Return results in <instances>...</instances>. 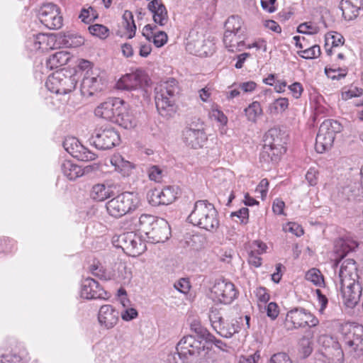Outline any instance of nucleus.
Listing matches in <instances>:
<instances>
[{
  "mask_svg": "<svg viewBox=\"0 0 363 363\" xmlns=\"http://www.w3.org/2000/svg\"><path fill=\"white\" fill-rule=\"evenodd\" d=\"M189 223L206 230L213 232L219 227L218 213L214 206L206 200L197 201L188 217Z\"/></svg>",
  "mask_w": 363,
  "mask_h": 363,
  "instance_id": "3",
  "label": "nucleus"
},
{
  "mask_svg": "<svg viewBox=\"0 0 363 363\" xmlns=\"http://www.w3.org/2000/svg\"><path fill=\"white\" fill-rule=\"evenodd\" d=\"M297 31L301 33L315 34L318 33V28L312 26L311 23H303L298 26Z\"/></svg>",
  "mask_w": 363,
  "mask_h": 363,
  "instance_id": "50",
  "label": "nucleus"
},
{
  "mask_svg": "<svg viewBox=\"0 0 363 363\" xmlns=\"http://www.w3.org/2000/svg\"><path fill=\"white\" fill-rule=\"evenodd\" d=\"M147 9L152 13L155 23L164 26L168 23V12L162 0H152L147 4Z\"/></svg>",
  "mask_w": 363,
  "mask_h": 363,
  "instance_id": "19",
  "label": "nucleus"
},
{
  "mask_svg": "<svg viewBox=\"0 0 363 363\" xmlns=\"http://www.w3.org/2000/svg\"><path fill=\"white\" fill-rule=\"evenodd\" d=\"M96 157V155L94 153L82 145L74 157L82 161H91L95 160Z\"/></svg>",
  "mask_w": 363,
  "mask_h": 363,
  "instance_id": "47",
  "label": "nucleus"
},
{
  "mask_svg": "<svg viewBox=\"0 0 363 363\" xmlns=\"http://www.w3.org/2000/svg\"><path fill=\"white\" fill-rule=\"evenodd\" d=\"M360 184L358 182H351L342 189V194L349 200H355L361 193Z\"/></svg>",
  "mask_w": 363,
  "mask_h": 363,
  "instance_id": "35",
  "label": "nucleus"
},
{
  "mask_svg": "<svg viewBox=\"0 0 363 363\" xmlns=\"http://www.w3.org/2000/svg\"><path fill=\"white\" fill-rule=\"evenodd\" d=\"M123 103L119 99H111L101 103L95 109V115L106 120L113 122L116 118V109Z\"/></svg>",
  "mask_w": 363,
  "mask_h": 363,
  "instance_id": "18",
  "label": "nucleus"
},
{
  "mask_svg": "<svg viewBox=\"0 0 363 363\" xmlns=\"http://www.w3.org/2000/svg\"><path fill=\"white\" fill-rule=\"evenodd\" d=\"M147 82L145 73L142 70H137L121 77L118 82V86L123 89L133 90L142 87Z\"/></svg>",
  "mask_w": 363,
  "mask_h": 363,
  "instance_id": "16",
  "label": "nucleus"
},
{
  "mask_svg": "<svg viewBox=\"0 0 363 363\" xmlns=\"http://www.w3.org/2000/svg\"><path fill=\"white\" fill-rule=\"evenodd\" d=\"M116 118L113 123H117L118 125L125 129H131L136 125V119L133 112L126 108L122 103L118 109H116Z\"/></svg>",
  "mask_w": 363,
  "mask_h": 363,
  "instance_id": "22",
  "label": "nucleus"
},
{
  "mask_svg": "<svg viewBox=\"0 0 363 363\" xmlns=\"http://www.w3.org/2000/svg\"><path fill=\"white\" fill-rule=\"evenodd\" d=\"M136 196L130 192H124L106 203L108 213L113 217L120 218L136 207Z\"/></svg>",
  "mask_w": 363,
  "mask_h": 363,
  "instance_id": "7",
  "label": "nucleus"
},
{
  "mask_svg": "<svg viewBox=\"0 0 363 363\" xmlns=\"http://www.w3.org/2000/svg\"><path fill=\"white\" fill-rule=\"evenodd\" d=\"M182 139L189 147L198 149L201 147L206 140L205 133L200 128L186 127L183 130Z\"/></svg>",
  "mask_w": 363,
  "mask_h": 363,
  "instance_id": "17",
  "label": "nucleus"
},
{
  "mask_svg": "<svg viewBox=\"0 0 363 363\" xmlns=\"http://www.w3.org/2000/svg\"><path fill=\"white\" fill-rule=\"evenodd\" d=\"M259 359V353L257 351L253 354L240 357L238 363H257Z\"/></svg>",
  "mask_w": 363,
  "mask_h": 363,
  "instance_id": "53",
  "label": "nucleus"
},
{
  "mask_svg": "<svg viewBox=\"0 0 363 363\" xmlns=\"http://www.w3.org/2000/svg\"><path fill=\"white\" fill-rule=\"evenodd\" d=\"M318 342L325 347H328L331 344L334 343L333 338L327 335H322L319 336Z\"/></svg>",
  "mask_w": 363,
  "mask_h": 363,
  "instance_id": "64",
  "label": "nucleus"
},
{
  "mask_svg": "<svg viewBox=\"0 0 363 363\" xmlns=\"http://www.w3.org/2000/svg\"><path fill=\"white\" fill-rule=\"evenodd\" d=\"M340 8L344 18L350 21L358 16L359 11L363 8V0H341Z\"/></svg>",
  "mask_w": 363,
  "mask_h": 363,
  "instance_id": "24",
  "label": "nucleus"
},
{
  "mask_svg": "<svg viewBox=\"0 0 363 363\" xmlns=\"http://www.w3.org/2000/svg\"><path fill=\"white\" fill-rule=\"evenodd\" d=\"M177 187L168 186L160 192L152 193L151 200L152 205H168L172 203L177 199Z\"/></svg>",
  "mask_w": 363,
  "mask_h": 363,
  "instance_id": "23",
  "label": "nucleus"
},
{
  "mask_svg": "<svg viewBox=\"0 0 363 363\" xmlns=\"http://www.w3.org/2000/svg\"><path fill=\"white\" fill-rule=\"evenodd\" d=\"M318 323V320L305 309L294 308L287 313L284 325L286 330H291L306 326L315 327Z\"/></svg>",
  "mask_w": 363,
  "mask_h": 363,
  "instance_id": "9",
  "label": "nucleus"
},
{
  "mask_svg": "<svg viewBox=\"0 0 363 363\" xmlns=\"http://www.w3.org/2000/svg\"><path fill=\"white\" fill-rule=\"evenodd\" d=\"M288 140L286 132L279 128H272L264 135V145L260 152V160L277 162L286 151L285 145Z\"/></svg>",
  "mask_w": 363,
  "mask_h": 363,
  "instance_id": "1",
  "label": "nucleus"
},
{
  "mask_svg": "<svg viewBox=\"0 0 363 363\" xmlns=\"http://www.w3.org/2000/svg\"><path fill=\"white\" fill-rule=\"evenodd\" d=\"M40 22L49 29H59L62 26V16L59 8L54 4H43L38 12Z\"/></svg>",
  "mask_w": 363,
  "mask_h": 363,
  "instance_id": "11",
  "label": "nucleus"
},
{
  "mask_svg": "<svg viewBox=\"0 0 363 363\" xmlns=\"http://www.w3.org/2000/svg\"><path fill=\"white\" fill-rule=\"evenodd\" d=\"M90 33L101 39L106 38L109 35V30L101 24H95L89 27Z\"/></svg>",
  "mask_w": 363,
  "mask_h": 363,
  "instance_id": "43",
  "label": "nucleus"
},
{
  "mask_svg": "<svg viewBox=\"0 0 363 363\" xmlns=\"http://www.w3.org/2000/svg\"><path fill=\"white\" fill-rule=\"evenodd\" d=\"M362 89H358L357 88H354V89H350L348 91H343L342 93V97L345 100H347L352 97H356L362 95Z\"/></svg>",
  "mask_w": 363,
  "mask_h": 363,
  "instance_id": "57",
  "label": "nucleus"
},
{
  "mask_svg": "<svg viewBox=\"0 0 363 363\" xmlns=\"http://www.w3.org/2000/svg\"><path fill=\"white\" fill-rule=\"evenodd\" d=\"M138 316V311L133 308L126 309L124 313H122L121 317L124 320H130L135 318Z\"/></svg>",
  "mask_w": 363,
  "mask_h": 363,
  "instance_id": "62",
  "label": "nucleus"
},
{
  "mask_svg": "<svg viewBox=\"0 0 363 363\" xmlns=\"http://www.w3.org/2000/svg\"><path fill=\"white\" fill-rule=\"evenodd\" d=\"M245 112L248 120L255 122L257 117L262 113V109L259 102L254 101L245 109Z\"/></svg>",
  "mask_w": 363,
  "mask_h": 363,
  "instance_id": "39",
  "label": "nucleus"
},
{
  "mask_svg": "<svg viewBox=\"0 0 363 363\" xmlns=\"http://www.w3.org/2000/svg\"><path fill=\"white\" fill-rule=\"evenodd\" d=\"M70 60V55L66 51H59L50 55L46 61L47 67L50 69L66 65Z\"/></svg>",
  "mask_w": 363,
  "mask_h": 363,
  "instance_id": "31",
  "label": "nucleus"
},
{
  "mask_svg": "<svg viewBox=\"0 0 363 363\" xmlns=\"http://www.w3.org/2000/svg\"><path fill=\"white\" fill-rule=\"evenodd\" d=\"M62 145L65 150L74 157L76 156L77 153H78L80 147H82L74 138L65 139Z\"/></svg>",
  "mask_w": 363,
  "mask_h": 363,
  "instance_id": "42",
  "label": "nucleus"
},
{
  "mask_svg": "<svg viewBox=\"0 0 363 363\" xmlns=\"http://www.w3.org/2000/svg\"><path fill=\"white\" fill-rule=\"evenodd\" d=\"M289 88L296 99H298L300 97V96L303 91V89H302V86L300 83L295 82L293 84H291V86H289Z\"/></svg>",
  "mask_w": 363,
  "mask_h": 363,
  "instance_id": "63",
  "label": "nucleus"
},
{
  "mask_svg": "<svg viewBox=\"0 0 363 363\" xmlns=\"http://www.w3.org/2000/svg\"><path fill=\"white\" fill-rule=\"evenodd\" d=\"M123 18L125 21V27L130 33L128 38L130 39L135 35L136 31V26L133 20L132 12L125 11L123 13Z\"/></svg>",
  "mask_w": 363,
  "mask_h": 363,
  "instance_id": "41",
  "label": "nucleus"
},
{
  "mask_svg": "<svg viewBox=\"0 0 363 363\" xmlns=\"http://www.w3.org/2000/svg\"><path fill=\"white\" fill-rule=\"evenodd\" d=\"M77 83L76 75L66 76L62 72H56L48 77L45 86L51 92L66 94L75 89Z\"/></svg>",
  "mask_w": 363,
  "mask_h": 363,
  "instance_id": "8",
  "label": "nucleus"
},
{
  "mask_svg": "<svg viewBox=\"0 0 363 363\" xmlns=\"http://www.w3.org/2000/svg\"><path fill=\"white\" fill-rule=\"evenodd\" d=\"M232 35H233V36H232L230 42H229V40H225L226 33H224L223 43L225 48H228L229 51L233 52L240 51L245 43V33H233Z\"/></svg>",
  "mask_w": 363,
  "mask_h": 363,
  "instance_id": "32",
  "label": "nucleus"
},
{
  "mask_svg": "<svg viewBox=\"0 0 363 363\" xmlns=\"http://www.w3.org/2000/svg\"><path fill=\"white\" fill-rule=\"evenodd\" d=\"M79 18L82 20V22L85 23H89L96 18V15L95 13L94 9L90 6L88 9H83L81 11Z\"/></svg>",
  "mask_w": 363,
  "mask_h": 363,
  "instance_id": "46",
  "label": "nucleus"
},
{
  "mask_svg": "<svg viewBox=\"0 0 363 363\" xmlns=\"http://www.w3.org/2000/svg\"><path fill=\"white\" fill-rule=\"evenodd\" d=\"M289 106L286 98H279L270 104L268 107V111L270 114H277L284 111Z\"/></svg>",
  "mask_w": 363,
  "mask_h": 363,
  "instance_id": "37",
  "label": "nucleus"
},
{
  "mask_svg": "<svg viewBox=\"0 0 363 363\" xmlns=\"http://www.w3.org/2000/svg\"><path fill=\"white\" fill-rule=\"evenodd\" d=\"M103 289L99 283L91 278L86 279L82 286L81 296L86 299L100 298Z\"/></svg>",
  "mask_w": 363,
  "mask_h": 363,
  "instance_id": "25",
  "label": "nucleus"
},
{
  "mask_svg": "<svg viewBox=\"0 0 363 363\" xmlns=\"http://www.w3.org/2000/svg\"><path fill=\"white\" fill-rule=\"evenodd\" d=\"M156 28V26L150 24L146 25L143 28V35L145 36L148 41H151L152 39L154 45L157 48H160L167 43L168 37L167 33L164 31H159L157 33H154L153 32Z\"/></svg>",
  "mask_w": 363,
  "mask_h": 363,
  "instance_id": "27",
  "label": "nucleus"
},
{
  "mask_svg": "<svg viewBox=\"0 0 363 363\" xmlns=\"http://www.w3.org/2000/svg\"><path fill=\"white\" fill-rule=\"evenodd\" d=\"M0 363H22L21 357L18 355H3L0 359Z\"/></svg>",
  "mask_w": 363,
  "mask_h": 363,
  "instance_id": "60",
  "label": "nucleus"
},
{
  "mask_svg": "<svg viewBox=\"0 0 363 363\" xmlns=\"http://www.w3.org/2000/svg\"><path fill=\"white\" fill-rule=\"evenodd\" d=\"M268 186V180L267 179H263L261 180V182H259V185L256 189V191L261 194L262 199H264L267 196Z\"/></svg>",
  "mask_w": 363,
  "mask_h": 363,
  "instance_id": "56",
  "label": "nucleus"
},
{
  "mask_svg": "<svg viewBox=\"0 0 363 363\" xmlns=\"http://www.w3.org/2000/svg\"><path fill=\"white\" fill-rule=\"evenodd\" d=\"M138 230L144 233L151 243L164 242L170 235L169 223L163 218L143 214L139 218Z\"/></svg>",
  "mask_w": 363,
  "mask_h": 363,
  "instance_id": "4",
  "label": "nucleus"
},
{
  "mask_svg": "<svg viewBox=\"0 0 363 363\" xmlns=\"http://www.w3.org/2000/svg\"><path fill=\"white\" fill-rule=\"evenodd\" d=\"M342 130V125L337 121L325 120L323 121L316 136L315 148L318 153H323L331 149L335 135Z\"/></svg>",
  "mask_w": 363,
  "mask_h": 363,
  "instance_id": "5",
  "label": "nucleus"
},
{
  "mask_svg": "<svg viewBox=\"0 0 363 363\" xmlns=\"http://www.w3.org/2000/svg\"><path fill=\"white\" fill-rule=\"evenodd\" d=\"M313 337V331L308 328L305 331L304 335L300 339L299 345L303 350V354L306 357L308 356L312 352L311 339Z\"/></svg>",
  "mask_w": 363,
  "mask_h": 363,
  "instance_id": "36",
  "label": "nucleus"
},
{
  "mask_svg": "<svg viewBox=\"0 0 363 363\" xmlns=\"http://www.w3.org/2000/svg\"><path fill=\"white\" fill-rule=\"evenodd\" d=\"M91 143L99 150H108L118 145L121 139L113 128H99L94 130L90 138Z\"/></svg>",
  "mask_w": 363,
  "mask_h": 363,
  "instance_id": "10",
  "label": "nucleus"
},
{
  "mask_svg": "<svg viewBox=\"0 0 363 363\" xmlns=\"http://www.w3.org/2000/svg\"><path fill=\"white\" fill-rule=\"evenodd\" d=\"M211 292L215 298L224 304L230 303L237 295L234 284L225 281H217L213 286Z\"/></svg>",
  "mask_w": 363,
  "mask_h": 363,
  "instance_id": "13",
  "label": "nucleus"
},
{
  "mask_svg": "<svg viewBox=\"0 0 363 363\" xmlns=\"http://www.w3.org/2000/svg\"><path fill=\"white\" fill-rule=\"evenodd\" d=\"M345 343L350 352L355 357L363 355V326L357 325L351 326L345 337Z\"/></svg>",
  "mask_w": 363,
  "mask_h": 363,
  "instance_id": "12",
  "label": "nucleus"
},
{
  "mask_svg": "<svg viewBox=\"0 0 363 363\" xmlns=\"http://www.w3.org/2000/svg\"><path fill=\"white\" fill-rule=\"evenodd\" d=\"M210 45L209 41H206L203 37H199L189 41L186 44V50L195 55L206 57L211 52Z\"/></svg>",
  "mask_w": 363,
  "mask_h": 363,
  "instance_id": "26",
  "label": "nucleus"
},
{
  "mask_svg": "<svg viewBox=\"0 0 363 363\" xmlns=\"http://www.w3.org/2000/svg\"><path fill=\"white\" fill-rule=\"evenodd\" d=\"M298 55L305 59H313L320 56L321 52L318 45H315L298 52Z\"/></svg>",
  "mask_w": 363,
  "mask_h": 363,
  "instance_id": "44",
  "label": "nucleus"
},
{
  "mask_svg": "<svg viewBox=\"0 0 363 363\" xmlns=\"http://www.w3.org/2000/svg\"><path fill=\"white\" fill-rule=\"evenodd\" d=\"M191 246L195 250H199L204 247L206 240V238L200 234L193 235L190 238Z\"/></svg>",
  "mask_w": 363,
  "mask_h": 363,
  "instance_id": "48",
  "label": "nucleus"
},
{
  "mask_svg": "<svg viewBox=\"0 0 363 363\" xmlns=\"http://www.w3.org/2000/svg\"><path fill=\"white\" fill-rule=\"evenodd\" d=\"M284 202L279 199H277L273 202L272 209L275 213L282 215L284 214Z\"/></svg>",
  "mask_w": 363,
  "mask_h": 363,
  "instance_id": "58",
  "label": "nucleus"
},
{
  "mask_svg": "<svg viewBox=\"0 0 363 363\" xmlns=\"http://www.w3.org/2000/svg\"><path fill=\"white\" fill-rule=\"evenodd\" d=\"M118 312L111 305L102 306L99 311L98 320L106 329L113 328L118 320Z\"/></svg>",
  "mask_w": 363,
  "mask_h": 363,
  "instance_id": "20",
  "label": "nucleus"
},
{
  "mask_svg": "<svg viewBox=\"0 0 363 363\" xmlns=\"http://www.w3.org/2000/svg\"><path fill=\"white\" fill-rule=\"evenodd\" d=\"M345 39L343 36L336 32H331L325 35V47L331 45V48L342 45L344 44Z\"/></svg>",
  "mask_w": 363,
  "mask_h": 363,
  "instance_id": "40",
  "label": "nucleus"
},
{
  "mask_svg": "<svg viewBox=\"0 0 363 363\" xmlns=\"http://www.w3.org/2000/svg\"><path fill=\"white\" fill-rule=\"evenodd\" d=\"M112 242L115 247L121 248L127 255L133 257L140 255L146 249L144 242L134 232L116 235L112 238Z\"/></svg>",
  "mask_w": 363,
  "mask_h": 363,
  "instance_id": "6",
  "label": "nucleus"
},
{
  "mask_svg": "<svg viewBox=\"0 0 363 363\" xmlns=\"http://www.w3.org/2000/svg\"><path fill=\"white\" fill-rule=\"evenodd\" d=\"M113 194L110 186H106L104 184H98L92 187L91 197L96 201H103Z\"/></svg>",
  "mask_w": 363,
  "mask_h": 363,
  "instance_id": "33",
  "label": "nucleus"
},
{
  "mask_svg": "<svg viewBox=\"0 0 363 363\" xmlns=\"http://www.w3.org/2000/svg\"><path fill=\"white\" fill-rule=\"evenodd\" d=\"M362 286L359 281H352L347 284H340V291L344 304L348 308H354L359 301Z\"/></svg>",
  "mask_w": 363,
  "mask_h": 363,
  "instance_id": "14",
  "label": "nucleus"
},
{
  "mask_svg": "<svg viewBox=\"0 0 363 363\" xmlns=\"http://www.w3.org/2000/svg\"><path fill=\"white\" fill-rule=\"evenodd\" d=\"M306 279L318 286H322L325 284L323 274L316 268L309 269L306 274Z\"/></svg>",
  "mask_w": 363,
  "mask_h": 363,
  "instance_id": "38",
  "label": "nucleus"
},
{
  "mask_svg": "<svg viewBox=\"0 0 363 363\" xmlns=\"http://www.w3.org/2000/svg\"><path fill=\"white\" fill-rule=\"evenodd\" d=\"M289 228L286 230L296 236H301L303 234V230L301 225L296 223H289Z\"/></svg>",
  "mask_w": 363,
  "mask_h": 363,
  "instance_id": "59",
  "label": "nucleus"
},
{
  "mask_svg": "<svg viewBox=\"0 0 363 363\" xmlns=\"http://www.w3.org/2000/svg\"><path fill=\"white\" fill-rule=\"evenodd\" d=\"M267 314L272 319H275L279 314L278 306L274 302H271L268 304L267 308Z\"/></svg>",
  "mask_w": 363,
  "mask_h": 363,
  "instance_id": "55",
  "label": "nucleus"
},
{
  "mask_svg": "<svg viewBox=\"0 0 363 363\" xmlns=\"http://www.w3.org/2000/svg\"><path fill=\"white\" fill-rule=\"evenodd\" d=\"M149 177L151 180L159 182L162 177V172L158 167L152 166L149 170Z\"/></svg>",
  "mask_w": 363,
  "mask_h": 363,
  "instance_id": "54",
  "label": "nucleus"
},
{
  "mask_svg": "<svg viewBox=\"0 0 363 363\" xmlns=\"http://www.w3.org/2000/svg\"><path fill=\"white\" fill-rule=\"evenodd\" d=\"M62 170L65 176L69 180H74L80 176V167L69 161H65L62 163Z\"/></svg>",
  "mask_w": 363,
  "mask_h": 363,
  "instance_id": "34",
  "label": "nucleus"
},
{
  "mask_svg": "<svg viewBox=\"0 0 363 363\" xmlns=\"http://www.w3.org/2000/svg\"><path fill=\"white\" fill-rule=\"evenodd\" d=\"M339 277L340 284H344L347 286L349 282L358 281L359 276L357 272L355 262L353 259H348L342 262L339 272Z\"/></svg>",
  "mask_w": 363,
  "mask_h": 363,
  "instance_id": "21",
  "label": "nucleus"
},
{
  "mask_svg": "<svg viewBox=\"0 0 363 363\" xmlns=\"http://www.w3.org/2000/svg\"><path fill=\"white\" fill-rule=\"evenodd\" d=\"M179 91L178 82L174 78L162 82L155 88V104L162 116L169 118L174 114L175 96L179 94Z\"/></svg>",
  "mask_w": 363,
  "mask_h": 363,
  "instance_id": "2",
  "label": "nucleus"
},
{
  "mask_svg": "<svg viewBox=\"0 0 363 363\" xmlns=\"http://www.w3.org/2000/svg\"><path fill=\"white\" fill-rule=\"evenodd\" d=\"M84 40L81 36L69 34L65 36L64 43L67 47L76 48L83 45Z\"/></svg>",
  "mask_w": 363,
  "mask_h": 363,
  "instance_id": "45",
  "label": "nucleus"
},
{
  "mask_svg": "<svg viewBox=\"0 0 363 363\" xmlns=\"http://www.w3.org/2000/svg\"><path fill=\"white\" fill-rule=\"evenodd\" d=\"M102 79L93 69H88L83 74L81 91L83 94L94 95L95 91L101 90Z\"/></svg>",
  "mask_w": 363,
  "mask_h": 363,
  "instance_id": "15",
  "label": "nucleus"
},
{
  "mask_svg": "<svg viewBox=\"0 0 363 363\" xmlns=\"http://www.w3.org/2000/svg\"><path fill=\"white\" fill-rule=\"evenodd\" d=\"M90 270L94 276L98 277L101 279L106 281L111 279L112 275L111 273H106L102 267L93 264L91 266Z\"/></svg>",
  "mask_w": 363,
  "mask_h": 363,
  "instance_id": "49",
  "label": "nucleus"
},
{
  "mask_svg": "<svg viewBox=\"0 0 363 363\" xmlns=\"http://www.w3.org/2000/svg\"><path fill=\"white\" fill-rule=\"evenodd\" d=\"M269 363H292V361L287 354L279 352L272 355Z\"/></svg>",
  "mask_w": 363,
  "mask_h": 363,
  "instance_id": "51",
  "label": "nucleus"
},
{
  "mask_svg": "<svg viewBox=\"0 0 363 363\" xmlns=\"http://www.w3.org/2000/svg\"><path fill=\"white\" fill-rule=\"evenodd\" d=\"M209 320L213 329L220 335H227L230 334L228 330L223 327L225 320L222 316L220 311L215 308H211L209 312Z\"/></svg>",
  "mask_w": 363,
  "mask_h": 363,
  "instance_id": "29",
  "label": "nucleus"
},
{
  "mask_svg": "<svg viewBox=\"0 0 363 363\" xmlns=\"http://www.w3.org/2000/svg\"><path fill=\"white\" fill-rule=\"evenodd\" d=\"M242 21L238 16H232L228 18L225 24V33H226L225 40L230 42L232 36H233V35H232L233 33H245V29L242 28Z\"/></svg>",
  "mask_w": 363,
  "mask_h": 363,
  "instance_id": "30",
  "label": "nucleus"
},
{
  "mask_svg": "<svg viewBox=\"0 0 363 363\" xmlns=\"http://www.w3.org/2000/svg\"><path fill=\"white\" fill-rule=\"evenodd\" d=\"M256 295L258 300L263 303H267L269 299V295L264 287H259L257 289Z\"/></svg>",
  "mask_w": 363,
  "mask_h": 363,
  "instance_id": "61",
  "label": "nucleus"
},
{
  "mask_svg": "<svg viewBox=\"0 0 363 363\" xmlns=\"http://www.w3.org/2000/svg\"><path fill=\"white\" fill-rule=\"evenodd\" d=\"M357 246V242L350 238L336 240L334 250L337 255V258L343 259L347 253L354 250Z\"/></svg>",
  "mask_w": 363,
  "mask_h": 363,
  "instance_id": "28",
  "label": "nucleus"
},
{
  "mask_svg": "<svg viewBox=\"0 0 363 363\" xmlns=\"http://www.w3.org/2000/svg\"><path fill=\"white\" fill-rule=\"evenodd\" d=\"M230 216L233 218L236 217L240 219V223H247L249 216V210L247 208H242L238 211L231 213Z\"/></svg>",
  "mask_w": 363,
  "mask_h": 363,
  "instance_id": "52",
  "label": "nucleus"
}]
</instances>
